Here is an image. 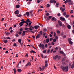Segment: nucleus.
<instances>
[{
  "label": "nucleus",
  "mask_w": 74,
  "mask_h": 74,
  "mask_svg": "<svg viewBox=\"0 0 74 74\" xmlns=\"http://www.w3.org/2000/svg\"><path fill=\"white\" fill-rule=\"evenodd\" d=\"M62 70L63 71H65L66 72H67L69 70V68H68V66H66V67H65L64 66H63L62 67Z\"/></svg>",
  "instance_id": "f257e3e1"
},
{
  "label": "nucleus",
  "mask_w": 74,
  "mask_h": 74,
  "mask_svg": "<svg viewBox=\"0 0 74 74\" xmlns=\"http://www.w3.org/2000/svg\"><path fill=\"white\" fill-rule=\"evenodd\" d=\"M39 47L40 48H41L42 49H43V50H44L45 48V46L44 44H41V43L39 45Z\"/></svg>",
  "instance_id": "f03ea898"
},
{
  "label": "nucleus",
  "mask_w": 74,
  "mask_h": 74,
  "mask_svg": "<svg viewBox=\"0 0 74 74\" xmlns=\"http://www.w3.org/2000/svg\"><path fill=\"white\" fill-rule=\"evenodd\" d=\"M59 57L58 56V55H56L55 56L53 57V59L54 60H56V59H59Z\"/></svg>",
  "instance_id": "7ed1b4c3"
},
{
  "label": "nucleus",
  "mask_w": 74,
  "mask_h": 74,
  "mask_svg": "<svg viewBox=\"0 0 74 74\" xmlns=\"http://www.w3.org/2000/svg\"><path fill=\"white\" fill-rule=\"evenodd\" d=\"M68 2H69V5H71L73 4V1H71V0H68Z\"/></svg>",
  "instance_id": "20e7f679"
},
{
  "label": "nucleus",
  "mask_w": 74,
  "mask_h": 74,
  "mask_svg": "<svg viewBox=\"0 0 74 74\" xmlns=\"http://www.w3.org/2000/svg\"><path fill=\"white\" fill-rule=\"evenodd\" d=\"M58 23L59 26H62V22L60 21H58Z\"/></svg>",
  "instance_id": "39448f33"
},
{
  "label": "nucleus",
  "mask_w": 74,
  "mask_h": 74,
  "mask_svg": "<svg viewBox=\"0 0 74 74\" xmlns=\"http://www.w3.org/2000/svg\"><path fill=\"white\" fill-rule=\"evenodd\" d=\"M28 65H29V66H31V63L29 62H28V63H27L26 64L25 66V67H27V66H28Z\"/></svg>",
  "instance_id": "423d86ee"
},
{
  "label": "nucleus",
  "mask_w": 74,
  "mask_h": 74,
  "mask_svg": "<svg viewBox=\"0 0 74 74\" xmlns=\"http://www.w3.org/2000/svg\"><path fill=\"white\" fill-rule=\"evenodd\" d=\"M14 13L16 14H19V11L18 10H17L14 12Z\"/></svg>",
  "instance_id": "0eeeda50"
},
{
  "label": "nucleus",
  "mask_w": 74,
  "mask_h": 74,
  "mask_svg": "<svg viewBox=\"0 0 74 74\" xmlns=\"http://www.w3.org/2000/svg\"><path fill=\"white\" fill-rule=\"evenodd\" d=\"M60 20L62 21H65V18L63 17H60Z\"/></svg>",
  "instance_id": "6e6552de"
},
{
  "label": "nucleus",
  "mask_w": 74,
  "mask_h": 74,
  "mask_svg": "<svg viewBox=\"0 0 74 74\" xmlns=\"http://www.w3.org/2000/svg\"><path fill=\"white\" fill-rule=\"evenodd\" d=\"M13 71H14V74H16V68H14L13 69Z\"/></svg>",
  "instance_id": "1a4fd4ad"
},
{
  "label": "nucleus",
  "mask_w": 74,
  "mask_h": 74,
  "mask_svg": "<svg viewBox=\"0 0 74 74\" xmlns=\"http://www.w3.org/2000/svg\"><path fill=\"white\" fill-rule=\"evenodd\" d=\"M40 37V34H38L36 36V38H39Z\"/></svg>",
  "instance_id": "9d476101"
},
{
  "label": "nucleus",
  "mask_w": 74,
  "mask_h": 74,
  "mask_svg": "<svg viewBox=\"0 0 74 74\" xmlns=\"http://www.w3.org/2000/svg\"><path fill=\"white\" fill-rule=\"evenodd\" d=\"M18 42L20 43V44H21L22 42V40H21V39H19L18 40Z\"/></svg>",
  "instance_id": "9b49d317"
},
{
  "label": "nucleus",
  "mask_w": 74,
  "mask_h": 74,
  "mask_svg": "<svg viewBox=\"0 0 74 74\" xmlns=\"http://www.w3.org/2000/svg\"><path fill=\"white\" fill-rule=\"evenodd\" d=\"M26 14L27 16H29V15H30V13H29V12H26Z\"/></svg>",
  "instance_id": "f8f14e48"
},
{
  "label": "nucleus",
  "mask_w": 74,
  "mask_h": 74,
  "mask_svg": "<svg viewBox=\"0 0 74 74\" xmlns=\"http://www.w3.org/2000/svg\"><path fill=\"white\" fill-rule=\"evenodd\" d=\"M39 28V26H35V29H38Z\"/></svg>",
  "instance_id": "ddd939ff"
},
{
  "label": "nucleus",
  "mask_w": 74,
  "mask_h": 74,
  "mask_svg": "<svg viewBox=\"0 0 74 74\" xmlns=\"http://www.w3.org/2000/svg\"><path fill=\"white\" fill-rule=\"evenodd\" d=\"M19 25H20V26H23V23L22 22H21L19 24Z\"/></svg>",
  "instance_id": "4468645a"
},
{
  "label": "nucleus",
  "mask_w": 74,
  "mask_h": 74,
  "mask_svg": "<svg viewBox=\"0 0 74 74\" xmlns=\"http://www.w3.org/2000/svg\"><path fill=\"white\" fill-rule=\"evenodd\" d=\"M49 42V39L48 38H47L46 40V42L47 43H48Z\"/></svg>",
  "instance_id": "2eb2a0df"
},
{
  "label": "nucleus",
  "mask_w": 74,
  "mask_h": 74,
  "mask_svg": "<svg viewBox=\"0 0 74 74\" xmlns=\"http://www.w3.org/2000/svg\"><path fill=\"white\" fill-rule=\"evenodd\" d=\"M56 18H55L53 17L52 18V21H56Z\"/></svg>",
  "instance_id": "dca6fc26"
},
{
  "label": "nucleus",
  "mask_w": 74,
  "mask_h": 74,
  "mask_svg": "<svg viewBox=\"0 0 74 74\" xmlns=\"http://www.w3.org/2000/svg\"><path fill=\"white\" fill-rule=\"evenodd\" d=\"M30 53H36V52L33 50H32L31 51H30Z\"/></svg>",
  "instance_id": "f3484780"
},
{
  "label": "nucleus",
  "mask_w": 74,
  "mask_h": 74,
  "mask_svg": "<svg viewBox=\"0 0 74 74\" xmlns=\"http://www.w3.org/2000/svg\"><path fill=\"white\" fill-rule=\"evenodd\" d=\"M59 3H56V7H59Z\"/></svg>",
  "instance_id": "a211bd4d"
},
{
  "label": "nucleus",
  "mask_w": 74,
  "mask_h": 74,
  "mask_svg": "<svg viewBox=\"0 0 74 74\" xmlns=\"http://www.w3.org/2000/svg\"><path fill=\"white\" fill-rule=\"evenodd\" d=\"M16 7L17 8H19L20 7V6L18 5H16Z\"/></svg>",
  "instance_id": "6ab92c4d"
},
{
  "label": "nucleus",
  "mask_w": 74,
  "mask_h": 74,
  "mask_svg": "<svg viewBox=\"0 0 74 74\" xmlns=\"http://www.w3.org/2000/svg\"><path fill=\"white\" fill-rule=\"evenodd\" d=\"M67 27L69 29H71V26L69 25H68L67 26Z\"/></svg>",
  "instance_id": "aec40b11"
},
{
  "label": "nucleus",
  "mask_w": 74,
  "mask_h": 74,
  "mask_svg": "<svg viewBox=\"0 0 74 74\" xmlns=\"http://www.w3.org/2000/svg\"><path fill=\"white\" fill-rule=\"evenodd\" d=\"M18 72H19V73H20L22 71V70H21V69H18Z\"/></svg>",
  "instance_id": "412c9836"
},
{
  "label": "nucleus",
  "mask_w": 74,
  "mask_h": 74,
  "mask_svg": "<svg viewBox=\"0 0 74 74\" xmlns=\"http://www.w3.org/2000/svg\"><path fill=\"white\" fill-rule=\"evenodd\" d=\"M43 10L42 9H39L38 10V12H40V11H42Z\"/></svg>",
  "instance_id": "4be33fe9"
},
{
  "label": "nucleus",
  "mask_w": 74,
  "mask_h": 74,
  "mask_svg": "<svg viewBox=\"0 0 74 74\" xmlns=\"http://www.w3.org/2000/svg\"><path fill=\"white\" fill-rule=\"evenodd\" d=\"M31 47H32L33 48H34V49H37L36 48L34 47V46H33V45H31Z\"/></svg>",
  "instance_id": "5701e85b"
},
{
  "label": "nucleus",
  "mask_w": 74,
  "mask_h": 74,
  "mask_svg": "<svg viewBox=\"0 0 74 74\" xmlns=\"http://www.w3.org/2000/svg\"><path fill=\"white\" fill-rule=\"evenodd\" d=\"M45 64H48V60H45Z\"/></svg>",
  "instance_id": "b1692460"
},
{
  "label": "nucleus",
  "mask_w": 74,
  "mask_h": 74,
  "mask_svg": "<svg viewBox=\"0 0 74 74\" xmlns=\"http://www.w3.org/2000/svg\"><path fill=\"white\" fill-rule=\"evenodd\" d=\"M63 15L64 16H65V15H67V14L66 13V12H64L63 13Z\"/></svg>",
  "instance_id": "393cba45"
},
{
  "label": "nucleus",
  "mask_w": 74,
  "mask_h": 74,
  "mask_svg": "<svg viewBox=\"0 0 74 74\" xmlns=\"http://www.w3.org/2000/svg\"><path fill=\"white\" fill-rule=\"evenodd\" d=\"M73 10H71L70 13L71 14H73Z\"/></svg>",
  "instance_id": "a878e982"
},
{
  "label": "nucleus",
  "mask_w": 74,
  "mask_h": 74,
  "mask_svg": "<svg viewBox=\"0 0 74 74\" xmlns=\"http://www.w3.org/2000/svg\"><path fill=\"white\" fill-rule=\"evenodd\" d=\"M27 22H28V23H29L30 22V20L29 19H27V21H26Z\"/></svg>",
  "instance_id": "bb28decb"
},
{
  "label": "nucleus",
  "mask_w": 74,
  "mask_h": 74,
  "mask_svg": "<svg viewBox=\"0 0 74 74\" xmlns=\"http://www.w3.org/2000/svg\"><path fill=\"white\" fill-rule=\"evenodd\" d=\"M68 41L69 42H70V41H71V38H69L68 39Z\"/></svg>",
  "instance_id": "cd10ccee"
},
{
  "label": "nucleus",
  "mask_w": 74,
  "mask_h": 74,
  "mask_svg": "<svg viewBox=\"0 0 74 74\" xmlns=\"http://www.w3.org/2000/svg\"><path fill=\"white\" fill-rule=\"evenodd\" d=\"M60 53L61 54H64V52L62 51H60Z\"/></svg>",
  "instance_id": "c85d7f7f"
},
{
  "label": "nucleus",
  "mask_w": 74,
  "mask_h": 74,
  "mask_svg": "<svg viewBox=\"0 0 74 74\" xmlns=\"http://www.w3.org/2000/svg\"><path fill=\"white\" fill-rule=\"evenodd\" d=\"M7 41H8L7 40H4V43H5V44H6V43L7 42Z\"/></svg>",
  "instance_id": "c756f323"
},
{
  "label": "nucleus",
  "mask_w": 74,
  "mask_h": 74,
  "mask_svg": "<svg viewBox=\"0 0 74 74\" xmlns=\"http://www.w3.org/2000/svg\"><path fill=\"white\" fill-rule=\"evenodd\" d=\"M45 67L44 66H43L42 67V71H43L45 69Z\"/></svg>",
  "instance_id": "7c9ffc66"
},
{
  "label": "nucleus",
  "mask_w": 74,
  "mask_h": 74,
  "mask_svg": "<svg viewBox=\"0 0 74 74\" xmlns=\"http://www.w3.org/2000/svg\"><path fill=\"white\" fill-rule=\"evenodd\" d=\"M25 23L27 24L26 25V27H27L28 25H29V23H28V22H26Z\"/></svg>",
  "instance_id": "2f4dec72"
},
{
  "label": "nucleus",
  "mask_w": 74,
  "mask_h": 74,
  "mask_svg": "<svg viewBox=\"0 0 74 74\" xmlns=\"http://www.w3.org/2000/svg\"><path fill=\"white\" fill-rule=\"evenodd\" d=\"M22 16V15L21 14H19L17 16H18V17H21Z\"/></svg>",
  "instance_id": "473e14b6"
},
{
  "label": "nucleus",
  "mask_w": 74,
  "mask_h": 74,
  "mask_svg": "<svg viewBox=\"0 0 74 74\" xmlns=\"http://www.w3.org/2000/svg\"><path fill=\"white\" fill-rule=\"evenodd\" d=\"M56 41V39L55 38L53 39V42H55Z\"/></svg>",
  "instance_id": "72a5a7b5"
},
{
  "label": "nucleus",
  "mask_w": 74,
  "mask_h": 74,
  "mask_svg": "<svg viewBox=\"0 0 74 74\" xmlns=\"http://www.w3.org/2000/svg\"><path fill=\"white\" fill-rule=\"evenodd\" d=\"M32 22H30V23H29V27H31L32 26H30V25H31V24H32Z\"/></svg>",
  "instance_id": "f704fd0d"
},
{
  "label": "nucleus",
  "mask_w": 74,
  "mask_h": 74,
  "mask_svg": "<svg viewBox=\"0 0 74 74\" xmlns=\"http://www.w3.org/2000/svg\"><path fill=\"white\" fill-rule=\"evenodd\" d=\"M47 7H50V5L49 4H48L47 5Z\"/></svg>",
  "instance_id": "c9c22d12"
},
{
  "label": "nucleus",
  "mask_w": 74,
  "mask_h": 74,
  "mask_svg": "<svg viewBox=\"0 0 74 74\" xmlns=\"http://www.w3.org/2000/svg\"><path fill=\"white\" fill-rule=\"evenodd\" d=\"M29 29L30 30H31V31H32V30H33V29L32 27H29Z\"/></svg>",
  "instance_id": "e433bc0d"
},
{
  "label": "nucleus",
  "mask_w": 74,
  "mask_h": 74,
  "mask_svg": "<svg viewBox=\"0 0 74 74\" xmlns=\"http://www.w3.org/2000/svg\"><path fill=\"white\" fill-rule=\"evenodd\" d=\"M55 38L56 39V40H58V39L59 38H58V37L56 36H55Z\"/></svg>",
  "instance_id": "4c0bfd02"
},
{
  "label": "nucleus",
  "mask_w": 74,
  "mask_h": 74,
  "mask_svg": "<svg viewBox=\"0 0 74 74\" xmlns=\"http://www.w3.org/2000/svg\"><path fill=\"white\" fill-rule=\"evenodd\" d=\"M39 69H40V71H41L42 70V68L41 67H40Z\"/></svg>",
  "instance_id": "58836bf2"
},
{
  "label": "nucleus",
  "mask_w": 74,
  "mask_h": 74,
  "mask_svg": "<svg viewBox=\"0 0 74 74\" xmlns=\"http://www.w3.org/2000/svg\"><path fill=\"white\" fill-rule=\"evenodd\" d=\"M45 67H47L48 66V64H45Z\"/></svg>",
  "instance_id": "ea45409f"
},
{
  "label": "nucleus",
  "mask_w": 74,
  "mask_h": 74,
  "mask_svg": "<svg viewBox=\"0 0 74 74\" xmlns=\"http://www.w3.org/2000/svg\"><path fill=\"white\" fill-rule=\"evenodd\" d=\"M69 42L70 44H71V45H72V44H73V42H72L71 41Z\"/></svg>",
  "instance_id": "a19ab883"
},
{
  "label": "nucleus",
  "mask_w": 74,
  "mask_h": 74,
  "mask_svg": "<svg viewBox=\"0 0 74 74\" xmlns=\"http://www.w3.org/2000/svg\"><path fill=\"white\" fill-rule=\"evenodd\" d=\"M68 2V0H66V1H65L64 3L65 4H66Z\"/></svg>",
  "instance_id": "79ce46f5"
},
{
  "label": "nucleus",
  "mask_w": 74,
  "mask_h": 74,
  "mask_svg": "<svg viewBox=\"0 0 74 74\" xmlns=\"http://www.w3.org/2000/svg\"><path fill=\"white\" fill-rule=\"evenodd\" d=\"M74 67V65H72L71 66V69H73Z\"/></svg>",
  "instance_id": "37998d69"
},
{
  "label": "nucleus",
  "mask_w": 74,
  "mask_h": 74,
  "mask_svg": "<svg viewBox=\"0 0 74 74\" xmlns=\"http://www.w3.org/2000/svg\"><path fill=\"white\" fill-rule=\"evenodd\" d=\"M50 2L51 3V4H53V0H51L50 1Z\"/></svg>",
  "instance_id": "c03bdc74"
},
{
  "label": "nucleus",
  "mask_w": 74,
  "mask_h": 74,
  "mask_svg": "<svg viewBox=\"0 0 74 74\" xmlns=\"http://www.w3.org/2000/svg\"><path fill=\"white\" fill-rule=\"evenodd\" d=\"M53 2L54 3H55V4H56V1L55 0H53Z\"/></svg>",
  "instance_id": "a18cd8bd"
},
{
  "label": "nucleus",
  "mask_w": 74,
  "mask_h": 74,
  "mask_svg": "<svg viewBox=\"0 0 74 74\" xmlns=\"http://www.w3.org/2000/svg\"><path fill=\"white\" fill-rule=\"evenodd\" d=\"M62 12H64V11H65V8H63L62 9Z\"/></svg>",
  "instance_id": "49530a36"
},
{
  "label": "nucleus",
  "mask_w": 74,
  "mask_h": 74,
  "mask_svg": "<svg viewBox=\"0 0 74 74\" xmlns=\"http://www.w3.org/2000/svg\"><path fill=\"white\" fill-rule=\"evenodd\" d=\"M15 36L16 37H19V34H16Z\"/></svg>",
  "instance_id": "de8ad7c7"
},
{
  "label": "nucleus",
  "mask_w": 74,
  "mask_h": 74,
  "mask_svg": "<svg viewBox=\"0 0 74 74\" xmlns=\"http://www.w3.org/2000/svg\"><path fill=\"white\" fill-rule=\"evenodd\" d=\"M41 56L42 58H44V55L43 54H41Z\"/></svg>",
  "instance_id": "09e8293b"
},
{
  "label": "nucleus",
  "mask_w": 74,
  "mask_h": 74,
  "mask_svg": "<svg viewBox=\"0 0 74 74\" xmlns=\"http://www.w3.org/2000/svg\"><path fill=\"white\" fill-rule=\"evenodd\" d=\"M25 30H29V28H25Z\"/></svg>",
  "instance_id": "8fccbe9b"
},
{
  "label": "nucleus",
  "mask_w": 74,
  "mask_h": 74,
  "mask_svg": "<svg viewBox=\"0 0 74 74\" xmlns=\"http://www.w3.org/2000/svg\"><path fill=\"white\" fill-rule=\"evenodd\" d=\"M6 34L7 35V36H8V35H9V34H10V33H9V32H7L6 33Z\"/></svg>",
  "instance_id": "3c124183"
},
{
  "label": "nucleus",
  "mask_w": 74,
  "mask_h": 74,
  "mask_svg": "<svg viewBox=\"0 0 74 74\" xmlns=\"http://www.w3.org/2000/svg\"><path fill=\"white\" fill-rule=\"evenodd\" d=\"M65 17L66 18H68V17H69V15H66V16H65Z\"/></svg>",
  "instance_id": "603ef678"
},
{
  "label": "nucleus",
  "mask_w": 74,
  "mask_h": 74,
  "mask_svg": "<svg viewBox=\"0 0 74 74\" xmlns=\"http://www.w3.org/2000/svg\"><path fill=\"white\" fill-rule=\"evenodd\" d=\"M57 33H58V34H59V33H60V31L59 30H58L57 31Z\"/></svg>",
  "instance_id": "864d4df0"
},
{
  "label": "nucleus",
  "mask_w": 74,
  "mask_h": 74,
  "mask_svg": "<svg viewBox=\"0 0 74 74\" xmlns=\"http://www.w3.org/2000/svg\"><path fill=\"white\" fill-rule=\"evenodd\" d=\"M57 15L58 16H60V14L58 13L57 14Z\"/></svg>",
  "instance_id": "5fc2aeb1"
},
{
  "label": "nucleus",
  "mask_w": 74,
  "mask_h": 74,
  "mask_svg": "<svg viewBox=\"0 0 74 74\" xmlns=\"http://www.w3.org/2000/svg\"><path fill=\"white\" fill-rule=\"evenodd\" d=\"M6 38H7V39H8L9 40H10V39H11V38H10V37H7Z\"/></svg>",
  "instance_id": "6e6d98bb"
},
{
  "label": "nucleus",
  "mask_w": 74,
  "mask_h": 74,
  "mask_svg": "<svg viewBox=\"0 0 74 74\" xmlns=\"http://www.w3.org/2000/svg\"><path fill=\"white\" fill-rule=\"evenodd\" d=\"M22 30H23V29L22 28H21L20 29V32H22Z\"/></svg>",
  "instance_id": "4d7b16f0"
},
{
  "label": "nucleus",
  "mask_w": 74,
  "mask_h": 74,
  "mask_svg": "<svg viewBox=\"0 0 74 74\" xmlns=\"http://www.w3.org/2000/svg\"><path fill=\"white\" fill-rule=\"evenodd\" d=\"M50 52V49H48L47 51V53H49V52Z\"/></svg>",
  "instance_id": "13d9d810"
},
{
  "label": "nucleus",
  "mask_w": 74,
  "mask_h": 74,
  "mask_svg": "<svg viewBox=\"0 0 74 74\" xmlns=\"http://www.w3.org/2000/svg\"><path fill=\"white\" fill-rule=\"evenodd\" d=\"M14 46L15 47H16V43H14L13 44Z\"/></svg>",
  "instance_id": "bf43d9fd"
},
{
  "label": "nucleus",
  "mask_w": 74,
  "mask_h": 74,
  "mask_svg": "<svg viewBox=\"0 0 74 74\" xmlns=\"http://www.w3.org/2000/svg\"><path fill=\"white\" fill-rule=\"evenodd\" d=\"M45 47L46 48H47V47H48V45H47V44H46L45 45Z\"/></svg>",
  "instance_id": "052dcab7"
},
{
  "label": "nucleus",
  "mask_w": 74,
  "mask_h": 74,
  "mask_svg": "<svg viewBox=\"0 0 74 74\" xmlns=\"http://www.w3.org/2000/svg\"><path fill=\"white\" fill-rule=\"evenodd\" d=\"M46 16H49V13H47L46 14Z\"/></svg>",
  "instance_id": "680f3d73"
},
{
  "label": "nucleus",
  "mask_w": 74,
  "mask_h": 74,
  "mask_svg": "<svg viewBox=\"0 0 74 74\" xmlns=\"http://www.w3.org/2000/svg\"><path fill=\"white\" fill-rule=\"evenodd\" d=\"M26 56H27V57H28V56H29L28 55V54L27 53L26 54V55L25 56V57H27Z\"/></svg>",
  "instance_id": "e2e57ef3"
},
{
  "label": "nucleus",
  "mask_w": 74,
  "mask_h": 74,
  "mask_svg": "<svg viewBox=\"0 0 74 74\" xmlns=\"http://www.w3.org/2000/svg\"><path fill=\"white\" fill-rule=\"evenodd\" d=\"M43 53H46V50H45L43 51Z\"/></svg>",
  "instance_id": "0e129e2a"
},
{
  "label": "nucleus",
  "mask_w": 74,
  "mask_h": 74,
  "mask_svg": "<svg viewBox=\"0 0 74 74\" xmlns=\"http://www.w3.org/2000/svg\"><path fill=\"white\" fill-rule=\"evenodd\" d=\"M40 34H42V31H40Z\"/></svg>",
  "instance_id": "69168bd1"
},
{
  "label": "nucleus",
  "mask_w": 74,
  "mask_h": 74,
  "mask_svg": "<svg viewBox=\"0 0 74 74\" xmlns=\"http://www.w3.org/2000/svg\"><path fill=\"white\" fill-rule=\"evenodd\" d=\"M21 34H22V32H19V34L20 35H21Z\"/></svg>",
  "instance_id": "338daca9"
},
{
  "label": "nucleus",
  "mask_w": 74,
  "mask_h": 74,
  "mask_svg": "<svg viewBox=\"0 0 74 74\" xmlns=\"http://www.w3.org/2000/svg\"><path fill=\"white\" fill-rule=\"evenodd\" d=\"M53 40V39L52 38H50V41H52Z\"/></svg>",
  "instance_id": "774afa93"
}]
</instances>
